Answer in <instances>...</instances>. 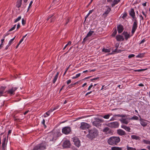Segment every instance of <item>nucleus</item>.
<instances>
[{
	"label": "nucleus",
	"mask_w": 150,
	"mask_h": 150,
	"mask_svg": "<svg viewBox=\"0 0 150 150\" xmlns=\"http://www.w3.org/2000/svg\"><path fill=\"white\" fill-rule=\"evenodd\" d=\"M98 132L95 128L92 129L88 130V134L87 135V138L90 139H93L98 135Z\"/></svg>",
	"instance_id": "1"
},
{
	"label": "nucleus",
	"mask_w": 150,
	"mask_h": 150,
	"mask_svg": "<svg viewBox=\"0 0 150 150\" xmlns=\"http://www.w3.org/2000/svg\"><path fill=\"white\" fill-rule=\"evenodd\" d=\"M120 141V138L118 137L112 136L108 140V144L111 145H116Z\"/></svg>",
	"instance_id": "2"
},
{
	"label": "nucleus",
	"mask_w": 150,
	"mask_h": 150,
	"mask_svg": "<svg viewBox=\"0 0 150 150\" xmlns=\"http://www.w3.org/2000/svg\"><path fill=\"white\" fill-rule=\"evenodd\" d=\"M132 20L134 21V22L132 25L131 31L132 35L131 36H132L134 33L138 26V21L136 18L135 17V16H132Z\"/></svg>",
	"instance_id": "3"
},
{
	"label": "nucleus",
	"mask_w": 150,
	"mask_h": 150,
	"mask_svg": "<svg viewBox=\"0 0 150 150\" xmlns=\"http://www.w3.org/2000/svg\"><path fill=\"white\" fill-rule=\"evenodd\" d=\"M106 125L111 128H116L118 127L119 123L117 121L109 122L106 124Z\"/></svg>",
	"instance_id": "4"
},
{
	"label": "nucleus",
	"mask_w": 150,
	"mask_h": 150,
	"mask_svg": "<svg viewBox=\"0 0 150 150\" xmlns=\"http://www.w3.org/2000/svg\"><path fill=\"white\" fill-rule=\"evenodd\" d=\"M124 117H122L119 120L121 123L127 125L129 122L130 118H128L127 116L125 115H124Z\"/></svg>",
	"instance_id": "5"
},
{
	"label": "nucleus",
	"mask_w": 150,
	"mask_h": 150,
	"mask_svg": "<svg viewBox=\"0 0 150 150\" xmlns=\"http://www.w3.org/2000/svg\"><path fill=\"white\" fill-rule=\"evenodd\" d=\"M103 122V119L98 118L96 120L94 121L93 122V125L97 127H99L101 125L100 124V122Z\"/></svg>",
	"instance_id": "6"
},
{
	"label": "nucleus",
	"mask_w": 150,
	"mask_h": 150,
	"mask_svg": "<svg viewBox=\"0 0 150 150\" xmlns=\"http://www.w3.org/2000/svg\"><path fill=\"white\" fill-rule=\"evenodd\" d=\"M90 127V125L85 122H82L81 123V126L80 127V129L85 130L89 128Z\"/></svg>",
	"instance_id": "7"
},
{
	"label": "nucleus",
	"mask_w": 150,
	"mask_h": 150,
	"mask_svg": "<svg viewBox=\"0 0 150 150\" xmlns=\"http://www.w3.org/2000/svg\"><path fill=\"white\" fill-rule=\"evenodd\" d=\"M46 148L45 146L44 145V144L41 143L38 144L34 147L33 150H37L39 149L41 150H43Z\"/></svg>",
	"instance_id": "8"
},
{
	"label": "nucleus",
	"mask_w": 150,
	"mask_h": 150,
	"mask_svg": "<svg viewBox=\"0 0 150 150\" xmlns=\"http://www.w3.org/2000/svg\"><path fill=\"white\" fill-rule=\"evenodd\" d=\"M71 128L69 127H63L62 129V132L66 134H69L71 132Z\"/></svg>",
	"instance_id": "9"
},
{
	"label": "nucleus",
	"mask_w": 150,
	"mask_h": 150,
	"mask_svg": "<svg viewBox=\"0 0 150 150\" xmlns=\"http://www.w3.org/2000/svg\"><path fill=\"white\" fill-rule=\"evenodd\" d=\"M17 88L12 87L11 89L8 90L6 91V92L7 93L11 95H12L15 94V91L17 89Z\"/></svg>",
	"instance_id": "10"
},
{
	"label": "nucleus",
	"mask_w": 150,
	"mask_h": 150,
	"mask_svg": "<svg viewBox=\"0 0 150 150\" xmlns=\"http://www.w3.org/2000/svg\"><path fill=\"white\" fill-rule=\"evenodd\" d=\"M73 142L74 145L77 147H79L81 145L80 142L78 138L74 137L73 139Z\"/></svg>",
	"instance_id": "11"
},
{
	"label": "nucleus",
	"mask_w": 150,
	"mask_h": 150,
	"mask_svg": "<svg viewBox=\"0 0 150 150\" xmlns=\"http://www.w3.org/2000/svg\"><path fill=\"white\" fill-rule=\"evenodd\" d=\"M7 140L6 139V136H3V139L2 141V147L3 149H4L6 146Z\"/></svg>",
	"instance_id": "12"
},
{
	"label": "nucleus",
	"mask_w": 150,
	"mask_h": 150,
	"mask_svg": "<svg viewBox=\"0 0 150 150\" xmlns=\"http://www.w3.org/2000/svg\"><path fill=\"white\" fill-rule=\"evenodd\" d=\"M117 133L120 136L125 135L126 134L125 132L124 131L121 129H117Z\"/></svg>",
	"instance_id": "13"
},
{
	"label": "nucleus",
	"mask_w": 150,
	"mask_h": 150,
	"mask_svg": "<svg viewBox=\"0 0 150 150\" xmlns=\"http://www.w3.org/2000/svg\"><path fill=\"white\" fill-rule=\"evenodd\" d=\"M116 38L117 41H122L124 40V39L123 36L120 35H117L116 36Z\"/></svg>",
	"instance_id": "14"
},
{
	"label": "nucleus",
	"mask_w": 150,
	"mask_h": 150,
	"mask_svg": "<svg viewBox=\"0 0 150 150\" xmlns=\"http://www.w3.org/2000/svg\"><path fill=\"white\" fill-rule=\"evenodd\" d=\"M50 19V22H54L56 19L55 16H53V15L50 16L47 18V20L48 21Z\"/></svg>",
	"instance_id": "15"
},
{
	"label": "nucleus",
	"mask_w": 150,
	"mask_h": 150,
	"mask_svg": "<svg viewBox=\"0 0 150 150\" xmlns=\"http://www.w3.org/2000/svg\"><path fill=\"white\" fill-rule=\"evenodd\" d=\"M121 127L124 129L127 132H130L131 129L128 127L124 125H122L121 126Z\"/></svg>",
	"instance_id": "16"
},
{
	"label": "nucleus",
	"mask_w": 150,
	"mask_h": 150,
	"mask_svg": "<svg viewBox=\"0 0 150 150\" xmlns=\"http://www.w3.org/2000/svg\"><path fill=\"white\" fill-rule=\"evenodd\" d=\"M118 32V33H121L123 30V26L121 25H119L117 27Z\"/></svg>",
	"instance_id": "17"
},
{
	"label": "nucleus",
	"mask_w": 150,
	"mask_h": 150,
	"mask_svg": "<svg viewBox=\"0 0 150 150\" xmlns=\"http://www.w3.org/2000/svg\"><path fill=\"white\" fill-rule=\"evenodd\" d=\"M122 34L124 35L126 40H127L130 36L129 34L127 32H124Z\"/></svg>",
	"instance_id": "18"
},
{
	"label": "nucleus",
	"mask_w": 150,
	"mask_h": 150,
	"mask_svg": "<svg viewBox=\"0 0 150 150\" xmlns=\"http://www.w3.org/2000/svg\"><path fill=\"white\" fill-rule=\"evenodd\" d=\"M140 121V123L142 126L144 127L147 125V123L145 120L141 119Z\"/></svg>",
	"instance_id": "19"
},
{
	"label": "nucleus",
	"mask_w": 150,
	"mask_h": 150,
	"mask_svg": "<svg viewBox=\"0 0 150 150\" xmlns=\"http://www.w3.org/2000/svg\"><path fill=\"white\" fill-rule=\"evenodd\" d=\"M6 88V87L5 86L1 87L0 88V96H2Z\"/></svg>",
	"instance_id": "20"
},
{
	"label": "nucleus",
	"mask_w": 150,
	"mask_h": 150,
	"mask_svg": "<svg viewBox=\"0 0 150 150\" xmlns=\"http://www.w3.org/2000/svg\"><path fill=\"white\" fill-rule=\"evenodd\" d=\"M110 10L111 8L109 7H108L107 10L105 11V12L103 14V16H104V17H106L107 16V15L109 13Z\"/></svg>",
	"instance_id": "21"
},
{
	"label": "nucleus",
	"mask_w": 150,
	"mask_h": 150,
	"mask_svg": "<svg viewBox=\"0 0 150 150\" xmlns=\"http://www.w3.org/2000/svg\"><path fill=\"white\" fill-rule=\"evenodd\" d=\"M22 2V0H18L17 1L16 4V6L17 8H19L21 7Z\"/></svg>",
	"instance_id": "22"
},
{
	"label": "nucleus",
	"mask_w": 150,
	"mask_h": 150,
	"mask_svg": "<svg viewBox=\"0 0 150 150\" xmlns=\"http://www.w3.org/2000/svg\"><path fill=\"white\" fill-rule=\"evenodd\" d=\"M120 1V0H113V1L111 4V6L113 7L115 5L117 4Z\"/></svg>",
	"instance_id": "23"
},
{
	"label": "nucleus",
	"mask_w": 150,
	"mask_h": 150,
	"mask_svg": "<svg viewBox=\"0 0 150 150\" xmlns=\"http://www.w3.org/2000/svg\"><path fill=\"white\" fill-rule=\"evenodd\" d=\"M52 112V110L50 109L49 111L46 112L44 115V116L46 117L48 116H49L50 114Z\"/></svg>",
	"instance_id": "24"
},
{
	"label": "nucleus",
	"mask_w": 150,
	"mask_h": 150,
	"mask_svg": "<svg viewBox=\"0 0 150 150\" xmlns=\"http://www.w3.org/2000/svg\"><path fill=\"white\" fill-rule=\"evenodd\" d=\"M131 138L132 139L135 140H139L140 138L139 137L135 135H132Z\"/></svg>",
	"instance_id": "25"
},
{
	"label": "nucleus",
	"mask_w": 150,
	"mask_h": 150,
	"mask_svg": "<svg viewBox=\"0 0 150 150\" xmlns=\"http://www.w3.org/2000/svg\"><path fill=\"white\" fill-rule=\"evenodd\" d=\"M59 73V72H57V74L54 77L52 81V82L53 83H55L56 81H57V79Z\"/></svg>",
	"instance_id": "26"
},
{
	"label": "nucleus",
	"mask_w": 150,
	"mask_h": 150,
	"mask_svg": "<svg viewBox=\"0 0 150 150\" xmlns=\"http://www.w3.org/2000/svg\"><path fill=\"white\" fill-rule=\"evenodd\" d=\"M129 15L132 16H135V13L134 10L133 8H132L129 12Z\"/></svg>",
	"instance_id": "27"
},
{
	"label": "nucleus",
	"mask_w": 150,
	"mask_h": 150,
	"mask_svg": "<svg viewBox=\"0 0 150 150\" xmlns=\"http://www.w3.org/2000/svg\"><path fill=\"white\" fill-rule=\"evenodd\" d=\"M102 52L105 53H109L110 52V50L103 48L102 50Z\"/></svg>",
	"instance_id": "28"
},
{
	"label": "nucleus",
	"mask_w": 150,
	"mask_h": 150,
	"mask_svg": "<svg viewBox=\"0 0 150 150\" xmlns=\"http://www.w3.org/2000/svg\"><path fill=\"white\" fill-rule=\"evenodd\" d=\"M112 150H122L121 148L119 147H116L115 146H113L111 147V149Z\"/></svg>",
	"instance_id": "29"
},
{
	"label": "nucleus",
	"mask_w": 150,
	"mask_h": 150,
	"mask_svg": "<svg viewBox=\"0 0 150 150\" xmlns=\"http://www.w3.org/2000/svg\"><path fill=\"white\" fill-rule=\"evenodd\" d=\"M93 33V31L90 30L86 35V37H88L91 36Z\"/></svg>",
	"instance_id": "30"
},
{
	"label": "nucleus",
	"mask_w": 150,
	"mask_h": 150,
	"mask_svg": "<svg viewBox=\"0 0 150 150\" xmlns=\"http://www.w3.org/2000/svg\"><path fill=\"white\" fill-rule=\"evenodd\" d=\"M93 10H90L89 11L88 13L87 14V15L85 17V21L86 20V18H88V17L92 13V12H93Z\"/></svg>",
	"instance_id": "31"
},
{
	"label": "nucleus",
	"mask_w": 150,
	"mask_h": 150,
	"mask_svg": "<svg viewBox=\"0 0 150 150\" xmlns=\"http://www.w3.org/2000/svg\"><path fill=\"white\" fill-rule=\"evenodd\" d=\"M129 118L130 120H137L138 119V117L136 115H134L131 118Z\"/></svg>",
	"instance_id": "32"
},
{
	"label": "nucleus",
	"mask_w": 150,
	"mask_h": 150,
	"mask_svg": "<svg viewBox=\"0 0 150 150\" xmlns=\"http://www.w3.org/2000/svg\"><path fill=\"white\" fill-rule=\"evenodd\" d=\"M55 135H57V137H59L62 135V134L60 132V130H58L57 132H56V134H55Z\"/></svg>",
	"instance_id": "33"
},
{
	"label": "nucleus",
	"mask_w": 150,
	"mask_h": 150,
	"mask_svg": "<svg viewBox=\"0 0 150 150\" xmlns=\"http://www.w3.org/2000/svg\"><path fill=\"white\" fill-rule=\"evenodd\" d=\"M127 150H137L136 148L132 147H130L128 146H127Z\"/></svg>",
	"instance_id": "34"
},
{
	"label": "nucleus",
	"mask_w": 150,
	"mask_h": 150,
	"mask_svg": "<svg viewBox=\"0 0 150 150\" xmlns=\"http://www.w3.org/2000/svg\"><path fill=\"white\" fill-rule=\"evenodd\" d=\"M15 38V37L14 38H13L11 39L9 41L8 43V44L9 45H10L12 44V43L13 42Z\"/></svg>",
	"instance_id": "35"
},
{
	"label": "nucleus",
	"mask_w": 150,
	"mask_h": 150,
	"mask_svg": "<svg viewBox=\"0 0 150 150\" xmlns=\"http://www.w3.org/2000/svg\"><path fill=\"white\" fill-rule=\"evenodd\" d=\"M110 115L109 114L105 115L103 117L105 119H108L109 118Z\"/></svg>",
	"instance_id": "36"
},
{
	"label": "nucleus",
	"mask_w": 150,
	"mask_h": 150,
	"mask_svg": "<svg viewBox=\"0 0 150 150\" xmlns=\"http://www.w3.org/2000/svg\"><path fill=\"white\" fill-rule=\"evenodd\" d=\"M143 142L145 144L150 145V141L146 140H143Z\"/></svg>",
	"instance_id": "37"
},
{
	"label": "nucleus",
	"mask_w": 150,
	"mask_h": 150,
	"mask_svg": "<svg viewBox=\"0 0 150 150\" xmlns=\"http://www.w3.org/2000/svg\"><path fill=\"white\" fill-rule=\"evenodd\" d=\"M21 19V16H19L17 18H16L14 21V22L15 23H16L19 20H20Z\"/></svg>",
	"instance_id": "38"
},
{
	"label": "nucleus",
	"mask_w": 150,
	"mask_h": 150,
	"mask_svg": "<svg viewBox=\"0 0 150 150\" xmlns=\"http://www.w3.org/2000/svg\"><path fill=\"white\" fill-rule=\"evenodd\" d=\"M124 115H120V114H117V115H114V117H121L122 118V117H124Z\"/></svg>",
	"instance_id": "39"
},
{
	"label": "nucleus",
	"mask_w": 150,
	"mask_h": 150,
	"mask_svg": "<svg viewBox=\"0 0 150 150\" xmlns=\"http://www.w3.org/2000/svg\"><path fill=\"white\" fill-rule=\"evenodd\" d=\"M8 33H7L6 34V35H4V38L3 39H1V43H3V42H4V38H5V37L6 36V35H8Z\"/></svg>",
	"instance_id": "40"
},
{
	"label": "nucleus",
	"mask_w": 150,
	"mask_h": 150,
	"mask_svg": "<svg viewBox=\"0 0 150 150\" xmlns=\"http://www.w3.org/2000/svg\"><path fill=\"white\" fill-rule=\"evenodd\" d=\"M117 33V30H115L113 32V33L112 34V36H115L116 34Z\"/></svg>",
	"instance_id": "41"
},
{
	"label": "nucleus",
	"mask_w": 150,
	"mask_h": 150,
	"mask_svg": "<svg viewBox=\"0 0 150 150\" xmlns=\"http://www.w3.org/2000/svg\"><path fill=\"white\" fill-rule=\"evenodd\" d=\"M59 106H57L55 107L54 108H51L50 109L52 110V111L53 112V111L59 108Z\"/></svg>",
	"instance_id": "42"
},
{
	"label": "nucleus",
	"mask_w": 150,
	"mask_h": 150,
	"mask_svg": "<svg viewBox=\"0 0 150 150\" xmlns=\"http://www.w3.org/2000/svg\"><path fill=\"white\" fill-rule=\"evenodd\" d=\"M16 25H14V26L13 27H12L8 31H11L14 30L16 28Z\"/></svg>",
	"instance_id": "43"
},
{
	"label": "nucleus",
	"mask_w": 150,
	"mask_h": 150,
	"mask_svg": "<svg viewBox=\"0 0 150 150\" xmlns=\"http://www.w3.org/2000/svg\"><path fill=\"white\" fill-rule=\"evenodd\" d=\"M67 144V146H68L70 144L69 141H65L64 143V144L65 145Z\"/></svg>",
	"instance_id": "44"
},
{
	"label": "nucleus",
	"mask_w": 150,
	"mask_h": 150,
	"mask_svg": "<svg viewBox=\"0 0 150 150\" xmlns=\"http://www.w3.org/2000/svg\"><path fill=\"white\" fill-rule=\"evenodd\" d=\"M109 130V128L108 127H105L103 130V131L104 132H107Z\"/></svg>",
	"instance_id": "45"
},
{
	"label": "nucleus",
	"mask_w": 150,
	"mask_h": 150,
	"mask_svg": "<svg viewBox=\"0 0 150 150\" xmlns=\"http://www.w3.org/2000/svg\"><path fill=\"white\" fill-rule=\"evenodd\" d=\"M25 21L24 20L23 18H22V23L23 25H24L25 24Z\"/></svg>",
	"instance_id": "46"
},
{
	"label": "nucleus",
	"mask_w": 150,
	"mask_h": 150,
	"mask_svg": "<svg viewBox=\"0 0 150 150\" xmlns=\"http://www.w3.org/2000/svg\"><path fill=\"white\" fill-rule=\"evenodd\" d=\"M99 79V77H96V78H93V79H91L90 80L91 81H93L94 80H98V79Z\"/></svg>",
	"instance_id": "47"
},
{
	"label": "nucleus",
	"mask_w": 150,
	"mask_h": 150,
	"mask_svg": "<svg viewBox=\"0 0 150 150\" xmlns=\"http://www.w3.org/2000/svg\"><path fill=\"white\" fill-rule=\"evenodd\" d=\"M45 120L44 119H43L42 122V124H43L45 127H46V125L45 124Z\"/></svg>",
	"instance_id": "48"
},
{
	"label": "nucleus",
	"mask_w": 150,
	"mask_h": 150,
	"mask_svg": "<svg viewBox=\"0 0 150 150\" xmlns=\"http://www.w3.org/2000/svg\"><path fill=\"white\" fill-rule=\"evenodd\" d=\"M127 16V14L126 13H124L123 14V15L122 16V18L124 19Z\"/></svg>",
	"instance_id": "49"
},
{
	"label": "nucleus",
	"mask_w": 150,
	"mask_h": 150,
	"mask_svg": "<svg viewBox=\"0 0 150 150\" xmlns=\"http://www.w3.org/2000/svg\"><path fill=\"white\" fill-rule=\"evenodd\" d=\"M135 56V55L134 54H131L130 55H129L128 56V57L129 58H130L131 57H134Z\"/></svg>",
	"instance_id": "50"
},
{
	"label": "nucleus",
	"mask_w": 150,
	"mask_h": 150,
	"mask_svg": "<svg viewBox=\"0 0 150 150\" xmlns=\"http://www.w3.org/2000/svg\"><path fill=\"white\" fill-rule=\"evenodd\" d=\"M71 82V81L70 79L68 80L67 81V85L69 84Z\"/></svg>",
	"instance_id": "51"
},
{
	"label": "nucleus",
	"mask_w": 150,
	"mask_h": 150,
	"mask_svg": "<svg viewBox=\"0 0 150 150\" xmlns=\"http://www.w3.org/2000/svg\"><path fill=\"white\" fill-rule=\"evenodd\" d=\"M93 86V85L91 84L88 87V90L89 91L90 90L91 88Z\"/></svg>",
	"instance_id": "52"
},
{
	"label": "nucleus",
	"mask_w": 150,
	"mask_h": 150,
	"mask_svg": "<svg viewBox=\"0 0 150 150\" xmlns=\"http://www.w3.org/2000/svg\"><path fill=\"white\" fill-rule=\"evenodd\" d=\"M116 119H115L114 117V116L112 117L110 120L109 121H114L115 120H116Z\"/></svg>",
	"instance_id": "53"
},
{
	"label": "nucleus",
	"mask_w": 150,
	"mask_h": 150,
	"mask_svg": "<svg viewBox=\"0 0 150 150\" xmlns=\"http://www.w3.org/2000/svg\"><path fill=\"white\" fill-rule=\"evenodd\" d=\"M24 39L23 38H22L21 39L20 41L18 43V45H19L23 40Z\"/></svg>",
	"instance_id": "54"
},
{
	"label": "nucleus",
	"mask_w": 150,
	"mask_h": 150,
	"mask_svg": "<svg viewBox=\"0 0 150 150\" xmlns=\"http://www.w3.org/2000/svg\"><path fill=\"white\" fill-rule=\"evenodd\" d=\"M81 75V74L80 73H79V74H77L76 75V77L77 78L78 77H79Z\"/></svg>",
	"instance_id": "55"
},
{
	"label": "nucleus",
	"mask_w": 150,
	"mask_h": 150,
	"mask_svg": "<svg viewBox=\"0 0 150 150\" xmlns=\"http://www.w3.org/2000/svg\"><path fill=\"white\" fill-rule=\"evenodd\" d=\"M56 139V137H53V138L52 139H50V141H54Z\"/></svg>",
	"instance_id": "56"
},
{
	"label": "nucleus",
	"mask_w": 150,
	"mask_h": 150,
	"mask_svg": "<svg viewBox=\"0 0 150 150\" xmlns=\"http://www.w3.org/2000/svg\"><path fill=\"white\" fill-rule=\"evenodd\" d=\"M88 37H86V36L83 39V42H85L87 40V38Z\"/></svg>",
	"instance_id": "57"
},
{
	"label": "nucleus",
	"mask_w": 150,
	"mask_h": 150,
	"mask_svg": "<svg viewBox=\"0 0 150 150\" xmlns=\"http://www.w3.org/2000/svg\"><path fill=\"white\" fill-rule=\"evenodd\" d=\"M145 40L144 39L143 40H142L141 41V42H140V44H141L142 43H143L144 42H145Z\"/></svg>",
	"instance_id": "58"
},
{
	"label": "nucleus",
	"mask_w": 150,
	"mask_h": 150,
	"mask_svg": "<svg viewBox=\"0 0 150 150\" xmlns=\"http://www.w3.org/2000/svg\"><path fill=\"white\" fill-rule=\"evenodd\" d=\"M69 19H67V20L66 23H65V25H67V23H69Z\"/></svg>",
	"instance_id": "59"
},
{
	"label": "nucleus",
	"mask_w": 150,
	"mask_h": 150,
	"mask_svg": "<svg viewBox=\"0 0 150 150\" xmlns=\"http://www.w3.org/2000/svg\"><path fill=\"white\" fill-rule=\"evenodd\" d=\"M103 89H105L106 90V87H104V86H103L102 87L101 89V90H102Z\"/></svg>",
	"instance_id": "60"
},
{
	"label": "nucleus",
	"mask_w": 150,
	"mask_h": 150,
	"mask_svg": "<svg viewBox=\"0 0 150 150\" xmlns=\"http://www.w3.org/2000/svg\"><path fill=\"white\" fill-rule=\"evenodd\" d=\"M32 3H33V1H31L30 2V4H29L28 9H29V8H30V6H31V5L32 4Z\"/></svg>",
	"instance_id": "61"
},
{
	"label": "nucleus",
	"mask_w": 150,
	"mask_h": 150,
	"mask_svg": "<svg viewBox=\"0 0 150 150\" xmlns=\"http://www.w3.org/2000/svg\"><path fill=\"white\" fill-rule=\"evenodd\" d=\"M20 24L19 23H18L17 25V29H18L20 28Z\"/></svg>",
	"instance_id": "62"
},
{
	"label": "nucleus",
	"mask_w": 150,
	"mask_h": 150,
	"mask_svg": "<svg viewBox=\"0 0 150 150\" xmlns=\"http://www.w3.org/2000/svg\"><path fill=\"white\" fill-rule=\"evenodd\" d=\"M3 43H1L0 45V48H1L3 47Z\"/></svg>",
	"instance_id": "63"
},
{
	"label": "nucleus",
	"mask_w": 150,
	"mask_h": 150,
	"mask_svg": "<svg viewBox=\"0 0 150 150\" xmlns=\"http://www.w3.org/2000/svg\"><path fill=\"white\" fill-rule=\"evenodd\" d=\"M10 45H9L8 44V45L6 46L5 49L7 50L8 48V47Z\"/></svg>",
	"instance_id": "64"
}]
</instances>
